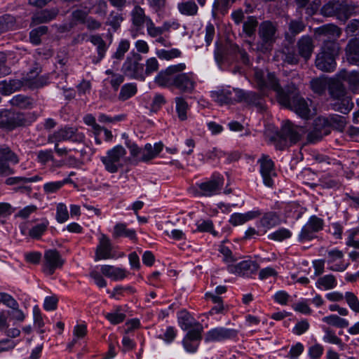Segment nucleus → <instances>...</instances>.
I'll return each instance as SVG.
<instances>
[{
  "label": "nucleus",
  "instance_id": "39",
  "mask_svg": "<svg viewBox=\"0 0 359 359\" xmlns=\"http://www.w3.org/2000/svg\"><path fill=\"white\" fill-rule=\"evenodd\" d=\"M177 320L180 327L183 330L194 329L198 322L195 321L191 314L186 310H182L177 313Z\"/></svg>",
  "mask_w": 359,
  "mask_h": 359
},
{
  "label": "nucleus",
  "instance_id": "31",
  "mask_svg": "<svg viewBox=\"0 0 359 359\" xmlns=\"http://www.w3.org/2000/svg\"><path fill=\"white\" fill-rule=\"evenodd\" d=\"M0 332L4 333L9 338H15L20 334V330L18 327H13L9 328L8 315L4 311L0 312Z\"/></svg>",
  "mask_w": 359,
  "mask_h": 359
},
{
  "label": "nucleus",
  "instance_id": "32",
  "mask_svg": "<svg viewBox=\"0 0 359 359\" xmlns=\"http://www.w3.org/2000/svg\"><path fill=\"white\" fill-rule=\"evenodd\" d=\"M236 102H244L248 104L257 105L260 103V96L255 92H245L243 90H235Z\"/></svg>",
  "mask_w": 359,
  "mask_h": 359
},
{
  "label": "nucleus",
  "instance_id": "46",
  "mask_svg": "<svg viewBox=\"0 0 359 359\" xmlns=\"http://www.w3.org/2000/svg\"><path fill=\"white\" fill-rule=\"evenodd\" d=\"M323 330L325 332V335L323 336L324 341L338 345L341 349L344 348L346 344L343 343L341 339L336 335L334 330L327 327H323Z\"/></svg>",
  "mask_w": 359,
  "mask_h": 359
},
{
  "label": "nucleus",
  "instance_id": "41",
  "mask_svg": "<svg viewBox=\"0 0 359 359\" xmlns=\"http://www.w3.org/2000/svg\"><path fill=\"white\" fill-rule=\"evenodd\" d=\"M176 104V112L178 118L183 121L187 119V112L189 109V104L186 100L182 97H176L175 98Z\"/></svg>",
  "mask_w": 359,
  "mask_h": 359
},
{
  "label": "nucleus",
  "instance_id": "63",
  "mask_svg": "<svg viewBox=\"0 0 359 359\" xmlns=\"http://www.w3.org/2000/svg\"><path fill=\"white\" fill-rule=\"evenodd\" d=\"M158 68L159 63L156 57H152L147 59L145 63V70H144L145 76L156 72Z\"/></svg>",
  "mask_w": 359,
  "mask_h": 359
},
{
  "label": "nucleus",
  "instance_id": "53",
  "mask_svg": "<svg viewBox=\"0 0 359 359\" xmlns=\"http://www.w3.org/2000/svg\"><path fill=\"white\" fill-rule=\"evenodd\" d=\"M156 54L161 60H170L180 57L181 52L177 48L170 50L161 49L157 50Z\"/></svg>",
  "mask_w": 359,
  "mask_h": 359
},
{
  "label": "nucleus",
  "instance_id": "18",
  "mask_svg": "<svg viewBox=\"0 0 359 359\" xmlns=\"http://www.w3.org/2000/svg\"><path fill=\"white\" fill-rule=\"evenodd\" d=\"M257 162L260 165V172L264 184L272 187L273 184L272 177L276 175L273 161L268 155L262 154Z\"/></svg>",
  "mask_w": 359,
  "mask_h": 359
},
{
  "label": "nucleus",
  "instance_id": "12",
  "mask_svg": "<svg viewBox=\"0 0 359 359\" xmlns=\"http://www.w3.org/2000/svg\"><path fill=\"white\" fill-rule=\"evenodd\" d=\"M324 222L316 215L311 216L306 224L302 227L299 234V241L302 243L312 240L316 233L323 229Z\"/></svg>",
  "mask_w": 359,
  "mask_h": 359
},
{
  "label": "nucleus",
  "instance_id": "2",
  "mask_svg": "<svg viewBox=\"0 0 359 359\" xmlns=\"http://www.w3.org/2000/svg\"><path fill=\"white\" fill-rule=\"evenodd\" d=\"M339 50L337 42L326 41L323 43L316 57V68L325 72L334 71L337 67L336 57L339 54Z\"/></svg>",
  "mask_w": 359,
  "mask_h": 359
},
{
  "label": "nucleus",
  "instance_id": "49",
  "mask_svg": "<svg viewBox=\"0 0 359 359\" xmlns=\"http://www.w3.org/2000/svg\"><path fill=\"white\" fill-rule=\"evenodd\" d=\"M279 222L278 215L272 212L266 213L260 219L261 226L266 229H271L278 225Z\"/></svg>",
  "mask_w": 359,
  "mask_h": 359
},
{
  "label": "nucleus",
  "instance_id": "9",
  "mask_svg": "<svg viewBox=\"0 0 359 359\" xmlns=\"http://www.w3.org/2000/svg\"><path fill=\"white\" fill-rule=\"evenodd\" d=\"M84 134L79 132L77 128L65 127L48 135L47 142L50 144H59L60 142L70 140L73 142L81 143L84 141Z\"/></svg>",
  "mask_w": 359,
  "mask_h": 359
},
{
  "label": "nucleus",
  "instance_id": "28",
  "mask_svg": "<svg viewBox=\"0 0 359 359\" xmlns=\"http://www.w3.org/2000/svg\"><path fill=\"white\" fill-rule=\"evenodd\" d=\"M338 79L347 81L349 84V88L353 92L359 90V72H348L345 69L341 70L337 74Z\"/></svg>",
  "mask_w": 359,
  "mask_h": 359
},
{
  "label": "nucleus",
  "instance_id": "8",
  "mask_svg": "<svg viewBox=\"0 0 359 359\" xmlns=\"http://www.w3.org/2000/svg\"><path fill=\"white\" fill-rule=\"evenodd\" d=\"M302 130V128L294 126L290 121H285L275 137L278 142L277 147L280 149H283L287 146L288 140L292 143L297 142L300 139V132Z\"/></svg>",
  "mask_w": 359,
  "mask_h": 359
},
{
  "label": "nucleus",
  "instance_id": "19",
  "mask_svg": "<svg viewBox=\"0 0 359 359\" xmlns=\"http://www.w3.org/2000/svg\"><path fill=\"white\" fill-rule=\"evenodd\" d=\"M196 79L192 72L179 73L174 88L182 93L191 94L194 93L196 87Z\"/></svg>",
  "mask_w": 359,
  "mask_h": 359
},
{
  "label": "nucleus",
  "instance_id": "56",
  "mask_svg": "<svg viewBox=\"0 0 359 359\" xmlns=\"http://www.w3.org/2000/svg\"><path fill=\"white\" fill-rule=\"evenodd\" d=\"M312 90L318 95H322L325 91L327 84L325 79L316 78L311 81Z\"/></svg>",
  "mask_w": 359,
  "mask_h": 359
},
{
  "label": "nucleus",
  "instance_id": "40",
  "mask_svg": "<svg viewBox=\"0 0 359 359\" xmlns=\"http://www.w3.org/2000/svg\"><path fill=\"white\" fill-rule=\"evenodd\" d=\"M90 10V6H85L83 10L77 8L73 11L71 15V26L72 27L79 23L84 24Z\"/></svg>",
  "mask_w": 359,
  "mask_h": 359
},
{
  "label": "nucleus",
  "instance_id": "29",
  "mask_svg": "<svg viewBox=\"0 0 359 359\" xmlns=\"http://www.w3.org/2000/svg\"><path fill=\"white\" fill-rule=\"evenodd\" d=\"M101 273L114 280H120L127 277L128 271L123 269L115 267L111 265H103L101 266Z\"/></svg>",
  "mask_w": 359,
  "mask_h": 359
},
{
  "label": "nucleus",
  "instance_id": "7",
  "mask_svg": "<svg viewBox=\"0 0 359 359\" xmlns=\"http://www.w3.org/2000/svg\"><path fill=\"white\" fill-rule=\"evenodd\" d=\"M44 80L41 76H37L33 79H27L25 81L13 79L0 82V93L3 95H10L16 90H19L23 86H28L31 88H39L43 86Z\"/></svg>",
  "mask_w": 359,
  "mask_h": 359
},
{
  "label": "nucleus",
  "instance_id": "23",
  "mask_svg": "<svg viewBox=\"0 0 359 359\" xmlns=\"http://www.w3.org/2000/svg\"><path fill=\"white\" fill-rule=\"evenodd\" d=\"M111 250L112 245L109 238L105 234H101L95 250V260L112 258Z\"/></svg>",
  "mask_w": 359,
  "mask_h": 359
},
{
  "label": "nucleus",
  "instance_id": "26",
  "mask_svg": "<svg viewBox=\"0 0 359 359\" xmlns=\"http://www.w3.org/2000/svg\"><path fill=\"white\" fill-rule=\"evenodd\" d=\"M57 8L43 10L32 18V25H37L42 23H47L55 19L59 13Z\"/></svg>",
  "mask_w": 359,
  "mask_h": 359
},
{
  "label": "nucleus",
  "instance_id": "3",
  "mask_svg": "<svg viewBox=\"0 0 359 359\" xmlns=\"http://www.w3.org/2000/svg\"><path fill=\"white\" fill-rule=\"evenodd\" d=\"M277 25L270 20H266L259 26L258 35L260 42L257 43V49L262 53L271 50L276 40Z\"/></svg>",
  "mask_w": 359,
  "mask_h": 359
},
{
  "label": "nucleus",
  "instance_id": "36",
  "mask_svg": "<svg viewBox=\"0 0 359 359\" xmlns=\"http://www.w3.org/2000/svg\"><path fill=\"white\" fill-rule=\"evenodd\" d=\"M320 124H327L330 126L342 131L346 125V119L344 116L332 114L327 118H319Z\"/></svg>",
  "mask_w": 359,
  "mask_h": 359
},
{
  "label": "nucleus",
  "instance_id": "42",
  "mask_svg": "<svg viewBox=\"0 0 359 359\" xmlns=\"http://www.w3.org/2000/svg\"><path fill=\"white\" fill-rule=\"evenodd\" d=\"M12 106L21 109H30L33 107V100L23 95H17L10 100Z\"/></svg>",
  "mask_w": 359,
  "mask_h": 359
},
{
  "label": "nucleus",
  "instance_id": "22",
  "mask_svg": "<svg viewBox=\"0 0 359 359\" xmlns=\"http://www.w3.org/2000/svg\"><path fill=\"white\" fill-rule=\"evenodd\" d=\"M123 69L125 74L128 76L142 81L145 79L142 64L132 58H127L123 65Z\"/></svg>",
  "mask_w": 359,
  "mask_h": 359
},
{
  "label": "nucleus",
  "instance_id": "45",
  "mask_svg": "<svg viewBox=\"0 0 359 359\" xmlns=\"http://www.w3.org/2000/svg\"><path fill=\"white\" fill-rule=\"evenodd\" d=\"M337 285V281L334 276L332 274L325 275L319 278L316 282V287L320 289L331 290Z\"/></svg>",
  "mask_w": 359,
  "mask_h": 359
},
{
  "label": "nucleus",
  "instance_id": "27",
  "mask_svg": "<svg viewBox=\"0 0 359 359\" xmlns=\"http://www.w3.org/2000/svg\"><path fill=\"white\" fill-rule=\"evenodd\" d=\"M345 52L348 63L359 66V41L350 40L346 46Z\"/></svg>",
  "mask_w": 359,
  "mask_h": 359
},
{
  "label": "nucleus",
  "instance_id": "50",
  "mask_svg": "<svg viewBox=\"0 0 359 359\" xmlns=\"http://www.w3.org/2000/svg\"><path fill=\"white\" fill-rule=\"evenodd\" d=\"M179 11L186 15H195L198 13V6L194 1H183L177 5Z\"/></svg>",
  "mask_w": 359,
  "mask_h": 359
},
{
  "label": "nucleus",
  "instance_id": "37",
  "mask_svg": "<svg viewBox=\"0 0 359 359\" xmlns=\"http://www.w3.org/2000/svg\"><path fill=\"white\" fill-rule=\"evenodd\" d=\"M112 235L114 238L126 237L133 241L137 239L135 231L128 229L127 225L124 223H117L114 227Z\"/></svg>",
  "mask_w": 359,
  "mask_h": 359
},
{
  "label": "nucleus",
  "instance_id": "25",
  "mask_svg": "<svg viewBox=\"0 0 359 359\" xmlns=\"http://www.w3.org/2000/svg\"><path fill=\"white\" fill-rule=\"evenodd\" d=\"M235 90H232L228 89L219 90L211 92L212 99L218 104H233L236 102V95H235Z\"/></svg>",
  "mask_w": 359,
  "mask_h": 359
},
{
  "label": "nucleus",
  "instance_id": "5",
  "mask_svg": "<svg viewBox=\"0 0 359 359\" xmlns=\"http://www.w3.org/2000/svg\"><path fill=\"white\" fill-rule=\"evenodd\" d=\"M186 68L184 63L168 66L157 74L154 78V83L162 88H174L179 73L184 72Z\"/></svg>",
  "mask_w": 359,
  "mask_h": 359
},
{
  "label": "nucleus",
  "instance_id": "15",
  "mask_svg": "<svg viewBox=\"0 0 359 359\" xmlns=\"http://www.w3.org/2000/svg\"><path fill=\"white\" fill-rule=\"evenodd\" d=\"M8 162L17 164L19 158L8 146L0 147V175H9L13 173V170L9 166Z\"/></svg>",
  "mask_w": 359,
  "mask_h": 359
},
{
  "label": "nucleus",
  "instance_id": "4",
  "mask_svg": "<svg viewBox=\"0 0 359 359\" xmlns=\"http://www.w3.org/2000/svg\"><path fill=\"white\" fill-rule=\"evenodd\" d=\"M186 68L184 63L168 66L157 74L154 78V83L162 88H174L179 73L184 72Z\"/></svg>",
  "mask_w": 359,
  "mask_h": 359
},
{
  "label": "nucleus",
  "instance_id": "17",
  "mask_svg": "<svg viewBox=\"0 0 359 359\" xmlns=\"http://www.w3.org/2000/svg\"><path fill=\"white\" fill-rule=\"evenodd\" d=\"M237 335L238 331L236 330L218 327L206 332L205 341H221L236 338Z\"/></svg>",
  "mask_w": 359,
  "mask_h": 359
},
{
  "label": "nucleus",
  "instance_id": "35",
  "mask_svg": "<svg viewBox=\"0 0 359 359\" xmlns=\"http://www.w3.org/2000/svg\"><path fill=\"white\" fill-rule=\"evenodd\" d=\"M339 4L340 6L337 7L336 17L345 22L354 13L355 7L345 0H339Z\"/></svg>",
  "mask_w": 359,
  "mask_h": 359
},
{
  "label": "nucleus",
  "instance_id": "52",
  "mask_svg": "<svg viewBox=\"0 0 359 359\" xmlns=\"http://www.w3.org/2000/svg\"><path fill=\"white\" fill-rule=\"evenodd\" d=\"M137 90L136 85L133 83L125 84L121 88L118 99L121 101H126L135 95Z\"/></svg>",
  "mask_w": 359,
  "mask_h": 359
},
{
  "label": "nucleus",
  "instance_id": "60",
  "mask_svg": "<svg viewBox=\"0 0 359 359\" xmlns=\"http://www.w3.org/2000/svg\"><path fill=\"white\" fill-rule=\"evenodd\" d=\"M48 222H42L33 226L29 231V235L32 238H39L46 231Z\"/></svg>",
  "mask_w": 359,
  "mask_h": 359
},
{
  "label": "nucleus",
  "instance_id": "48",
  "mask_svg": "<svg viewBox=\"0 0 359 359\" xmlns=\"http://www.w3.org/2000/svg\"><path fill=\"white\" fill-rule=\"evenodd\" d=\"M257 26V18L255 16H248L243 22V31L246 36L250 37L255 34Z\"/></svg>",
  "mask_w": 359,
  "mask_h": 359
},
{
  "label": "nucleus",
  "instance_id": "61",
  "mask_svg": "<svg viewBox=\"0 0 359 359\" xmlns=\"http://www.w3.org/2000/svg\"><path fill=\"white\" fill-rule=\"evenodd\" d=\"M291 236L292 233L290 230L285 228H281L271 233L269 236V238L271 240L282 241L285 239L290 238Z\"/></svg>",
  "mask_w": 359,
  "mask_h": 359
},
{
  "label": "nucleus",
  "instance_id": "13",
  "mask_svg": "<svg viewBox=\"0 0 359 359\" xmlns=\"http://www.w3.org/2000/svg\"><path fill=\"white\" fill-rule=\"evenodd\" d=\"M196 327L190 329L182 340V345L184 349L189 353H195L198 350L202 339L203 327L201 323H197Z\"/></svg>",
  "mask_w": 359,
  "mask_h": 359
},
{
  "label": "nucleus",
  "instance_id": "51",
  "mask_svg": "<svg viewBox=\"0 0 359 359\" xmlns=\"http://www.w3.org/2000/svg\"><path fill=\"white\" fill-rule=\"evenodd\" d=\"M318 123H316L315 128L311 131L307 135V140L311 143H315L320 141L323 136L329 133L327 128L323 127L322 129L318 128Z\"/></svg>",
  "mask_w": 359,
  "mask_h": 359
},
{
  "label": "nucleus",
  "instance_id": "1",
  "mask_svg": "<svg viewBox=\"0 0 359 359\" xmlns=\"http://www.w3.org/2000/svg\"><path fill=\"white\" fill-rule=\"evenodd\" d=\"M254 77L258 88L262 91L264 92L266 90L275 91L280 104L290 109L302 118L309 119L311 118V109L307 102L296 93H285L274 74L268 72L265 75L264 71L255 69Z\"/></svg>",
  "mask_w": 359,
  "mask_h": 359
},
{
  "label": "nucleus",
  "instance_id": "10",
  "mask_svg": "<svg viewBox=\"0 0 359 359\" xmlns=\"http://www.w3.org/2000/svg\"><path fill=\"white\" fill-rule=\"evenodd\" d=\"M25 125L26 118L24 114L6 109L0 111V128L13 130Z\"/></svg>",
  "mask_w": 359,
  "mask_h": 359
},
{
  "label": "nucleus",
  "instance_id": "34",
  "mask_svg": "<svg viewBox=\"0 0 359 359\" xmlns=\"http://www.w3.org/2000/svg\"><path fill=\"white\" fill-rule=\"evenodd\" d=\"M261 215L259 210L249 211L246 213H233L231 215L229 222L233 226L243 224L244 223L253 219Z\"/></svg>",
  "mask_w": 359,
  "mask_h": 359
},
{
  "label": "nucleus",
  "instance_id": "54",
  "mask_svg": "<svg viewBox=\"0 0 359 359\" xmlns=\"http://www.w3.org/2000/svg\"><path fill=\"white\" fill-rule=\"evenodd\" d=\"M339 6H340L339 0L330 1L321 8V14L327 17L333 15L336 16L337 7Z\"/></svg>",
  "mask_w": 359,
  "mask_h": 359
},
{
  "label": "nucleus",
  "instance_id": "33",
  "mask_svg": "<svg viewBox=\"0 0 359 359\" xmlns=\"http://www.w3.org/2000/svg\"><path fill=\"white\" fill-rule=\"evenodd\" d=\"M89 40L97 47V57L93 60L95 64H97L104 58L108 47L106 42L99 34L91 35Z\"/></svg>",
  "mask_w": 359,
  "mask_h": 359
},
{
  "label": "nucleus",
  "instance_id": "55",
  "mask_svg": "<svg viewBox=\"0 0 359 359\" xmlns=\"http://www.w3.org/2000/svg\"><path fill=\"white\" fill-rule=\"evenodd\" d=\"M197 231L200 232H208L216 236L217 232L214 230L213 223L210 219H201L196 223Z\"/></svg>",
  "mask_w": 359,
  "mask_h": 359
},
{
  "label": "nucleus",
  "instance_id": "21",
  "mask_svg": "<svg viewBox=\"0 0 359 359\" xmlns=\"http://www.w3.org/2000/svg\"><path fill=\"white\" fill-rule=\"evenodd\" d=\"M296 48L299 55L305 61H308L315 48L314 41L311 36L304 35L297 41Z\"/></svg>",
  "mask_w": 359,
  "mask_h": 359
},
{
  "label": "nucleus",
  "instance_id": "59",
  "mask_svg": "<svg viewBox=\"0 0 359 359\" xmlns=\"http://www.w3.org/2000/svg\"><path fill=\"white\" fill-rule=\"evenodd\" d=\"M87 334V326L85 324L77 325L74 327L73 330L74 339L69 344V346H73L77 339L83 338Z\"/></svg>",
  "mask_w": 359,
  "mask_h": 359
},
{
  "label": "nucleus",
  "instance_id": "64",
  "mask_svg": "<svg viewBox=\"0 0 359 359\" xmlns=\"http://www.w3.org/2000/svg\"><path fill=\"white\" fill-rule=\"evenodd\" d=\"M353 107V103L348 98H344L340 102L334 104V109L344 114H348Z\"/></svg>",
  "mask_w": 359,
  "mask_h": 359
},
{
  "label": "nucleus",
  "instance_id": "62",
  "mask_svg": "<svg viewBox=\"0 0 359 359\" xmlns=\"http://www.w3.org/2000/svg\"><path fill=\"white\" fill-rule=\"evenodd\" d=\"M344 298L348 306L353 311L359 313V300L357 296L351 292H346Z\"/></svg>",
  "mask_w": 359,
  "mask_h": 359
},
{
  "label": "nucleus",
  "instance_id": "14",
  "mask_svg": "<svg viewBox=\"0 0 359 359\" xmlns=\"http://www.w3.org/2000/svg\"><path fill=\"white\" fill-rule=\"evenodd\" d=\"M43 271L47 275H52L57 269L62 266L65 261L60 252L55 250H48L44 252Z\"/></svg>",
  "mask_w": 359,
  "mask_h": 359
},
{
  "label": "nucleus",
  "instance_id": "58",
  "mask_svg": "<svg viewBox=\"0 0 359 359\" xmlns=\"http://www.w3.org/2000/svg\"><path fill=\"white\" fill-rule=\"evenodd\" d=\"M121 307L116 308V311L108 313L105 315V318L113 325H116L122 323L125 318L126 315L120 312Z\"/></svg>",
  "mask_w": 359,
  "mask_h": 359
},
{
  "label": "nucleus",
  "instance_id": "47",
  "mask_svg": "<svg viewBox=\"0 0 359 359\" xmlns=\"http://www.w3.org/2000/svg\"><path fill=\"white\" fill-rule=\"evenodd\" d=\"M147 33L151 37L161 35L165 31L169 29V25L165 22L162 27H156L151 18H148L146 24Z\"/></svg>",
  "mask_w": 359,
  "mask_h": 359
},
{
  "label": "nucleus",
  "instance_id": "43",
  "mask_svg": "<svg viewBox=\"0 0 359 359\" xmlns=\"http://www.w3.org/2000/svg\"><path fill=\"white\" fill-rule=\"evenodd\" d=\"M322 320L329 325L338 328H346L349 325V322L345 318H342L337 315L332 314L323 318Z\"/></svg>",
  "mask_w": 359,
  "mask_h": 359
},
{
  "label": "nucleus",
  "instance_id": "38",
  "mask_svg": "<svg viewBox=\"0 0 359 359\" xmlns=\"http://www.w3.org/2000/svg\"><path fill=\"white\" fill-rule=\"evenodd\" d=\"M131 18L133 25L137 29L143 27L144 24H147V21L149 17L145 15L144 11L140 6H135L131 11Z\"/></svg>",
  "mask_w": 359,
  "mask_h": 359
},
{
  "label": "nucleus",
  "instance_id": "20",
  "mask_svg": "<svg viewBox=\"0 0 359 359\" xmlns=\"http://www.w3.org/2000/svg\"><path fill=\"white\" fill-rule=\"evenodd\" d=\"M257 264L250 259L244 260L236 264H228L227 266V270L229 273L239 276H248L257 271Z\"/></svg>",
  "mask_w": 359,
  "mask_h": 359
},
{
  "label": "nucleus",
  "instance_id": "30",
  "mask_svg": "<svg viewBox=\"0 0 359 359\" xmlns=\"http://www.w3.org/2000/svg\"><path fill=\"white\" fill-rule=\"evenodd\" d=\"M299 54L291 49L290 47H285L283 50L277 51L275 55L276 60H282L290 65H297L299 61Z\"/></svg>",
  "mask_w": 359,
  "mask_h": 359
},
{
  "label": "nucleus",
  "instance_id": "16",
  "mask_svg": "<svg viewBox=\"0 0 359 359\" xmlns=\"http://www.w3.org/2000/svg\"><path fill=\"white\" fill-rule=\"evenodd\" d=\"M328 269L332 271H344L349 265L344 259V252L339 249H332L327 252Z\"/></svg>",
  "mask_w": 359,
  "mask_h": 359
},
{
  "label": "nucleus",
  "instance_id": "11",
  "mask_svg": "<svg viewBox=\"0 0 359 359\" xmlns=\"http://www.w3.org/2000/svg\"><path fill=\"white\" fill-rule=\"evenodd\" d=\"M224 183V177L219 173H214L211 178L198 184L200 194L211 196L220 193Z\"/></svg>",
  "mask_w": 359,
  "mask_h": 359
},
{
  "label": "nucleus",
  "instance_id": "6",
  "mask_svg": "<svg viewBox=\"0 0 359 359\" xmlns=\"http://www.w3.org/2000/svg\"><path fill=\"white\" fill-rule=\"evenodd\" d=\"M126 155V150L121 145H117L109 149L106 156H102L100 160L104 165L105 170L110 173H116L122 168V159Z\"/></svg>",
  "mask_w": 359,
  "mask_h": 359
},
{
  "label": "nucleus",
  "instance_id": "57",
  "mask_svg": "<svg viewBox=\"0 0 359 359\" xmlns=\"http://www.w3.org/2000/svg\"><path fill=\"white\" fill-rule=\"evenodd\" d=\"M15 27V18L11 15L0 17V32H4Z\"/></svg>",
  "mask_w": 359,
  "mask_h": 359
},
{
  "label": "nucleus",
  "instance_id": "24",
  "mask_svg": "<svg viewBox=\"0 0 359 359\" xmlns=\"http://www.w3.org/2000/svg\"><path fill=\"white\" fill-rule=\"evenodd\" d=\"M316 34L319 36H323L326 39L323 40V43L326 41H334L340 37L341 29L333 24H327L323 25L316 30Z\"/></svg>",
  "mask_w": 359,
  "mask_h": 359
},
{
  "label": "nucleus",
  "instance_id": "44",
  "mask_svg": "<svg viewBox=\"0 0 359 359\" xmlns=\"http://www.w3.org/2000/svg\"><path fill=\"white\" fill-rule=\"evenodd\" d=\"M339 80L332 81L328 87L330 95L337 100H341L345 95V87Z\"/></svg>",
  "mask_w": 359,
  "mask_h": 359
}]
</instances>
